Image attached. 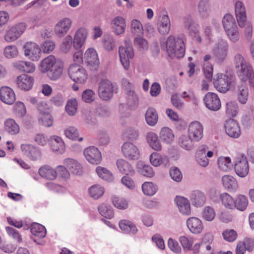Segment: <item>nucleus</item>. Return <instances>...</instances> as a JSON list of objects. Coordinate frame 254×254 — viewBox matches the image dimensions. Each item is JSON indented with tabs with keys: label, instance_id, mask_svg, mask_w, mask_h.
Segmentation results:
<instances>
[{
	"label": "nucleus",
	"instance_id": "nucleus-64",
	"mask_svg": "<svg viewBox=\"0 0 254 254\" xmlns=\"http://www.w3.org/2000/svg\"><path fill=\"white\" fill-rule=\"evenodd\" d=\"M40 47L41 49V52L49 54L54 50L55 44L52 41L46 40L41 44Z\"/></svg>",
	"mask_w": 254,
	"mask_h": 254
},
{
	"label": "nucleus",
	"instance_id": "nucleus-44",
	"mask_svg": "<svg viewBox=\"0 0 254 254\" xmlns=\"http://www.w3.org/2000/svg\"><path fill=\"white\" fill-rule=\"evenodd\" d=\"M96 172L99 178L109 182H113L114 177L113 173L105 167L98 166Z\"/></svg>",
	"mask_w": 254,
	"mask_h": 254
},
{
	"label": "nucleus",
	"instance_id": "nucleus-11",
	"mask_svg": "<svg viewBox=\"0 0 254 254\" xmlns=\"http://www.w3.org/2000/svg\"><path fill=\"white\" fill-rule=\"evenodd\" d=\"M83 155L86 160L94 165L100 164L102 160V156L100 150L94 146H90L84 149Z\"/></svg>",
	"mask_w": 254,
	"mask_h": 254
},
{
	"label": "nucleus",
	"instance_id": "nucleus-29",
	"mask_svg": "<svg viewBox=\"0 0 254 254\" xmlns=\"http://www.w3.org/2000/svg\"><path fill=\"white\" fill-rule=\"evenodd\" d=\"M197 10L199 16L204 19L208 18L211 13L210 0H199L197 4Z\"/></svg>",
	"mask_w": 254,
	"mask_h": 254
},
{
	"label": "nucleus",
	"instance_id": "nucleus-48",
	"mask_svg": "<svg viewBox=\"0 0 254 254\" xmlns=\"http://www.w3.org/2000/svg\"><path fill=\"white\" fill-rule=\"evenodd\" d=\"M77 101L76 99L72 98L67 101L65 106V110L68 116H74L77 112Z\"/></svg>",
	"mask_w": 254,
	"mask_h": 254
},
{
	"label": "nucleus",
	"instance_id": "nucleus-43",
	"mask_svg": "<svg viewBox=\"0 0 254 254\" xmlns=\"http://www.w3.org/2000/svg\"><path fill=\"white\" fill-rule=\"evenodd\" d=\"M19 54L18 49L14 45H7L3 49V55L7 59L16 58Z\"/></svg>",
	"mask_w": 254,
	"mask_h": 254
},
{
	"label": "nucleus",
	"instance_id": "nucleus-9",
	"mask_svg": "<svg viewBox=\"0 0 254 254\" xmlns=\"http://www.w3.org/2000/svg\"><path fill=\"white\" fill-rule=\"evenodd\" d=\"M123 156L129 160H138L141 156L138 146L130 141L124 142L121 147Z\"/></svg>",
	"mask_w": 254,
	"mask_h": 254
},
{
	"label": "nucleus",
	"instance_id": "nucleus-49",
	"mask_svg": "<svg viewBox=\"0 0 254 254\" xmlns=\"http://www.w3.org/2000/svg\"><path fill=\"white\" fill-rule=\"evenodd\" d=\"M160 139L166 143H172L174 139L172 130L169 127H163L160 132Z\"/></svg>",
	"mask_w": 254,
	"mask_h": 254
},
{
	"label": "nucleus",
	"instance_id": "nucleus-21",
	"mask_svg": "<svg viewBox=\"0 0 254 254\" xmlns=\"http://www.w3.org/2000/svg\"><path fill=\"white\" fill-rule=\"evenodd\" d=\"M0 100L5 104L12 105L16 100L15 93L10 87L7 86H1L0 88Z\"/></svg>",
	"mask_w": 254,
	"mask_h": 254
},
{
	"label": "nucleus",
	"instance_id": "nucleus-10",
	"mask_svg": "<svg viewBox=\"0 0 254 254\" xmlns=\"http://www.w3.org/2000/svg\"><path fill=\"white\" fill-rule=\"evenodd\" d=\"M120 61L126 70H128L130 67L129 59L134 56L132 46L129 43L126 42L125 46H120L119 49Z\"/></svg>",
	"mask_w": 254,
	"mask_h": 254
},
{
	"label": "nucleus",
	"instance_id": "nucleus-18",
	"mask_svg": "<svg viewBox=\"0 0 254 254\" xmlns=\"http://www.w3.org/2000/svg\"><path fill=\"white\" fill-rule=\"evenodd\" d=\"M52 151L57 154H63L65 151V145L63 139L59 136L52 135L49 140Z\"/></svg>",
	"mask_w": 254,
	"mask_h": 254
},
{
	"label": "nucleus",
	"instance_id": "nucleus-15",
	"mask_svg": "<svg viewBox=\"0 0 254 254\" xmlns=\"http://www.w3.org/2000/svg\"><path fill=\"white\" fill-rule=\"evenodd\" d=\"M72 24V20L68 17L60 19L55 25L54 32L57 36L63 37L70 29Z\"/></svg>",
	"mask_w": 254,
	"mask_h": 254
},
{
	"label": "nucleus",
	"instance_id": "nucleus-39",
	"mask_svg": "<svg viewBox=\"0 0 254 254\" xmlns=\"http://www.w3.org/2000/svg\"><path fill=\"white\" fill-rule=\"evenodd\" d=\"M88 192L91 197L98 199L103 195L105 188L100 185H94L88 189Z\"/></svg>",
	"mask_w": 254,
	"mask_h": 254
},
{
	"label": "nucleus",
	"instance_id": "nucleus-56",
	"mask_svg": "<svg viewBox=\"0 0 254 254\" xmlns=\"http://www.w3.org/2000/svg\"><path fill=\"white\" fill-rule=\"evenodd\" d=\"M147 141L149 146L154 150L159 149V139L156 133L150 132L147 135Z\"/></svg>",
	"mask_w": 254,
	"mask_h": 254
},
{
	"label": "nucleus",
	"instance_id": "nucleus-40",
	"mask_svg": "<svg viewBox=\"0 0 254 254\" xmlns=\"http://www.w3.org/2000/svg\"><path fill=\"white\" fill-rule=\"evenodd\" d=\"M136 168L139 173L146 177H152L154 172L152 168L143 161H138L136 164Z\"/></svg>",
	"mask_w": 254,
	"mask_h": 254
},
{
	"label": "nucleus",
	"instance_id": "nucleus-4",
	"mask_svg": "<svg viewBox=\"0 0 254 254\" xmlns=\"http://www.w3.org/2000/svg\"><path fill=\"white\" fill-rule=\"evenodd\" d=\"M235 63L240 79L243 81L248 80L249 77L254 73L251 65L239 54L235 56Z\"/></svg>",
	"mask_w": 254,
	"mask_h": 254
},
{
	"label": "nucleus",
	"instance_id": "nucleus-5",
	"mask_svg": "<svg viewBox=\"0 0 254 254\" xmlns=\"http://www.w3.org/2000/svg\"><path fill=\"white\" fill-rule=\"evenodd\" d=\"M116 91V86L108 79L102 80L99 83L98 94L100 98L103 101L110 100Z\"/></svg>",
	"mask_w": 254,
	"mask_h": 254
},
{
	"label": "nucleus",
	"instance_id": "nucleus-52",
	"mask_svg": "<svg viewBox=\"0 0 254 254\" xmlns=\"http://www.w3.org/2000/svg\"><path fill=\"white\" fill-rule=\"evenodd\" d=\"M158 119L157 113L154 109L149 108L147 110L145 115V120L148 125L154 126L157 123Z\"/></svg>",
	"mask_w": 254,
	"mask_h": 254
},
{
	"label": "nucleus",
	"instance_id": "nucleus-57",
	"mask_svg": "<svg viewBox=\"0 0 254 254\" xmlns=\"http://www.w3.org/2000/svg\"><path fill=\"white\" fill-rule=\"evenodd\" d=\"M142 190L145 195L152 196L156 192L157 188L152 183L146 182L142 185Z\"/></svg>",
	"mask_w": 254,
	"mask_h": 254
},
{
	"label": "nucleus",
	"instance_id": "nucleus-58",
	"mask_svg": "<svg viewBox=\"0 0 254 254\" xmlns=\"http://www.w3.org/2000/svg\"><path fill=\"white\" fill-rule=\"evenodd\" d=\"M138 104V99L137 95L133 90H130L127 93V105L131 109L136 108Z\"/></svg>",
	"mask_w": 254,
	"mask_h": 254
},
{
	"label": "nucleus",
	"instance_id": "nucleus-35",
	"mask_svg": "<svg viewBox=\"0 0 254 254\" xmlns=\"http://www.w3.org/2000/svg\"><path fill=\"white\" fill-rule=\"evenodd\" d=\"M212 236L209 234L204 235L200 244V248L204 254H214V248L211 244Z\"/></svg>",
	"mask_w": 254,
	"mask_h": 254
},
{
	"label": "nucleus",
	"instance_id": "nucleus-42",
	"mask_svg": "<svg viewBox=\"0 0 254 254\" xmlns=\"http://www.w3.org/2000/svg\"><path fill=\"white\" fill-rule=\"evenodd\" d=\"M120 229L125 233L135 234L137 229L135 225L131 221L127 220H122L119 222Z\"/></svg>",
	"mask_w": 254,
	"mask_h": 254
},
{
	"label": "nucleus",
	"instance_id": "nucleus-34",
	"mask_svg": "<svg viewBox=\"0 0 254 254\" xmlns=\"http://www.w3.org/2000/svg\"><path fill=\"white\" fill-rule=\"evenodd\" d=\"M223 187L228 190L235 192L238 188V184L235 178L230 175H225L222 178Z\"/></svg>",
	"mask_w": 254,
	"mask_h": 254
},
{
	"label": "nucleus",
	"instance_id": "nucleus-50",
	"mask_svg": "<svg viewBox=\"0 0 254 254\" xmlns=\"http://www.w3.org/2000/svg\"><path fill=\"white\" fill-rule=\"evenodd\" d=\"M130 30L134 35L141 36L143 34L144 29L140 21L133 19L130 22Z\"/></svg>",
	"mask_w": 254,
	"mask_h": 254
},
{
	"label": "nucleus",
	"instance_id": "nucleus-63",
	"mask_svg": "<svg viewBox=\"0 0 254 254\" xmlns=\"http://www.w3.org/2000/svg\"><path fill=\"white\" fill-rule=\"evenodd\" d=\"M73 42L72 36L70 35H67L63 40V42L61 46V50L64 53H67L71 48L72 42Z\"/></svg>",
	"mask_w": 254,
	"mask_h": 254
},
{
	"label": "nucleus",
	"instance_id": "nucleus-14",
	"mask_svg": "<svg viewBox=\"0 0 254 254\" xmlns=\"http://www.w3.org/2000/svg\"><path fill=\"white\" fill-rule=\"evenodd\" d=\"M215 61L218 63L223 62L227 58L228 53V44L226 41H219L213 50Z\"/></svg>",
	"mask_w": 254,
	"mask_h": 254
},
{
	"label": "nucleus",
	"instance_id": "nucleus-59",
	"mask_svg": "<svg viewBox=\"0 0 254 254\" xmlns=\"http://www.w3.org/2000/svg\"><path fill=\"white\" fill-rule=\"evenodd\" d=\"M248 89L244 86L239 87L238 92V100L242 104H246L248 99Z\"/></svg>",
	"mask_w": 254,
	"mask_h": 254
},
{
	"label": "nucleus",
	"instance_id": "nucleus-31",
	"mask_svg": "<svg viewBox=\"0 0 254 254\" xmlns=\"http://www.w3.org/2000/svg\"><path fill=\"white\" fill-rule=\"evenodd\" d=\"M64 164L73 174L81 175L83 173V167L81 164L76 160L67 158L64 160Z\"/></svg>",
	"mask_w": 254,
	"mask_h": 254
},
{
	"label": "nucleus",
	"instance_id": "nucleus-19",
	"mask_svg": "<svg viewBox=\"0 0 254 254\" xmlns=\"http://www.w3.org/2000/svg\"><path fill=\"white\" fill-rule=\"evenodd\" d=\"M206 107L209 110L217 111L221 108V102L218 96L213 92H208L204 98Z\"/></svg>",
	"mask_w": 254,
	"mask_h": 254
},
{
	"label": "nucleus",
	"instance_id": "nucleus-54",
	"mask_svg": "<svg viewBox=\"0 0 254 254\" xmlns=\"http://www.w3.org/2000/svg\"><path fill=\"white\" fill-rule=\"evenodd\" d=\"M112 203L115 207L120 210L127 209L129 205L128 200L117 196L113 197Z\"/></svg>",
	"mask_w": 254,
	"mask_h": 254
},
{
	"label": "nucleus",
	"instance_id": "nucleus-7",
	"mask_svg": "<svg viewBox=\"0 0 254 254\" xmlns=\"http://www.w3.org/2000/svg\"><path fill=\"white\" fill-rule=\"evenodd\" d=\"M26 27V24L24 22L12 26L6 31L3 37L4 40L7 43L16 41L24 32Z\"/></svg>",
	"mask_w": 254,
	"mask_h": 254
},
{
	"label": "nucleus",
	"instance_id": "nucleus-62",
	"mask_svg": "<svg viewBox=\"0 0 254 254\" xmlns=\"http://www.w3.org/2000/svg\"><path fill=\"white\" fill-rule=\"evenodd\" d=\"M216 213L214 209L211 206H205L203 210L202 218L207 221H212L215 217Z\"/></svg>",
	"mask_w": 254,
	"mask_h": 254
},
{
	"label": "nucleus",
	"instance_id": "nucleus-47",
	"mask_svg": "<svg viewBox=\"0 0 254 254\" xmlns=\"http://www.w3.org/2000/svg\"><path fill=\"white\" fill-rule=\"evenodd\" d=\"M194 140L191 138L188 135H183L179 139V145L184 149L191 150L194 147Z\"/></svg>",
	"mask_w": 254,
	"mask_h": 254
},
{
	"label": "nucleus",
	"instance_id": "nucleus-61",
	"mask_svg": "<svg viewBox=\"0 0 254 254\" xmlns=\"http://www.w3.org/2000/svg\"><path fill=\"white\" fill-rule=\"evenodd\" d=\"M13 108L15 115L19 118L23 117L26 114V107L22 102H16L13 106Z\"/></svg>",
	"mask_w": 254,
	"mask_h": 254
},
{
	"label": "nucleus",
	"instance_id": "nucleus-38",
	"mask_svg": "<svg viewBox=\"0 0 254 254\" xmlns=\"http://www.w3.org/2000/svg\"><path fill=\"white\" fill-rule=\"evenodd\" d=\"M220 199L222 205L226 209L232 210L236 208L234 198L228 193L221 194Z\"/></svg>",
	"mask_w": 254,
	"mask_h": 254
},
{
	"label": "nucleus",
	"instance_id": "nucleus-32",
	"mask_svg": "<svg viewBox=\"0 0 254 254\" xmlns=\"http://www.w3.org/2000/svg\"><path fill=\"white\" fill-rule=\"evenodd\" d=\"M190 200L193 206L195 207H201L205 203L206 198L203 192L195 190L191 194Z\"/></svg>",
	"mask_w": 254,
	"mask_h": 254
},
{
	"label": "nucleus",
	"instance_id": "nucleus-23",
	"mask_svg": "<svg viewBox=\"0 0 254 254\" xmlns=\"http://www.w3.org/2000/svg\"><path fill=\"white\" fill-rule=\"evenodd\" d=\"M110 26L116 35L122 34L125 32L127 27L126 20L121 16H115L111 20Z\"/></svg>",
	"mask_w": 254,
	"mask_h": 254
},
{
	"label": "nucleus",
	"instance_id": "nucleus-16",
	"mask_svg": "<svg viewBox=\"0 0 254 254\" xmlns=\"http://www.w3.org/2000/svg\"><path fill=\"white\" fill-rule=\"evenodd\" d=\"M236 174L242 178L247 176L249 171L248 161L244 155H239L236 158L235 164Z\"/></svg>",
	"mask_w": 254,
	"mask_h": 254
},
{
	"label": "nucleus",
	"instance_id": "nucleus-26",
	"mask_svg": "<svg viewBox=\"0 0 254 254\" xmlns=\"http://www.w3.org/2000/svg\"><path fill=\"white\" fill-rule=\"evenodd\" d=\"M22 153L32 160L39 159L41 156L40 149L35 146L29 144H23L21 145Z\"/></svg>",
	"mask_w": 254,
	"mask_h": 254
},
{
	"label": "nucleus",
	"instance_id": "nucleus-36",
	"mask_svg": "<svg viewBox=\"0 0 254 254\" xmlns=\"http://www.w3.org/2000/svg\"><path fill=\"white\" fill-rule=\"evenodd\" d=\"M39 173L42 177L50 180H54L57 176L56 169L48 165L41 167L39 169Z\"/></svg>",
	"mask_w": 254,
	"mask_h": 254
},
{
	"label": "nucleus",
	"instance_id": "nucleus-27",
	"mask_svg": "<svg viewBox=\"0 0 254 254\" xmlns=\"http://www.w3.org/2000/svg\"><path fill=\"white\" fill-rule=\"evenodd\" d=\"M88 32L85 27H80L77 30L73 38V45L74 48L76 49H79L84 44Z\"/></svg>",
	"mask_w": 254,
	"mask_h": 254
},
{
	"label": "nucleus",
	"instance_id": "nucleus-24",
	"mask_svg": "<svg viewBox=\"0 0 254 254\" xmlns=\"http://www.w3.org/2000/svg\"><path fill=\"white\" fill-rule=\"evenodd\" d=\"M34 79L33 77L22 74L16 78V85L17 87L23 91H27L33 87Z\"/></svg>",
	"mask_w": 254,
	"mask_h": 254
},
{
	"label": "nucleus",
	"instance_id": "nucleus-53",
	"mask_svg": "<svg viewBox=\"0 0 254 254\" xmlns=\"http://www.w3.org/2000/svg\"><path fill=\"white\" fill-rule=\"evenodd\" d=\"M236 208L240 211H244L249 204V200L246 196L243 194L238 195L235 199Z\"/></svg>",
	"mask_w": 254,
	"mask_h": 254
},
{
	"label": "nucleus",
	"instance_id": "nucleus-46",
	"mask_svg": "<svg viewBox=\"0 0 254 254\" xmlns=\"http://www.w3.org/2000/svg\"><path fill=\"white\" fill-rule=\"evenodd\" d=\"M218 168L223 172H228L233 167V164L229 157H220L217 160Z\"/></svg>",
	"mask_w": 254,
	"mask_h": 254
},
{
	"label": "nucleus",
	"instance_id": "nucleus-1",
	"mask_svg": "<svg viewBox=\"0 0 254 254\" xmlns=\"http://www.w3.org/2000/svg\"><path fill=\"white\" fill-rule=\"evenodd\" d=\"M38 68L41 73H46L50 80L56 81L59 80L62 75L64 63L55 56L50 55L40 62Z\"/></svg>",
	"mask_w": 254,
	"mask_h": 254
},
{
	"label": "nucleus",
	"instance_id": "nucleus-28",
	"mask_svg": "<svg viewBox=\"0 0 254 254\" xmlns=\"http://www.w3.org/2000/svg\"><path fill=\"white\" fill-rule=\"evenodd\" d=\"M235 15L239 26H244L247 19L246 8L241 1H237L235 3Z\"/></svg>",
	"mask_w": 254,
	"mask_h": 254
},
{
	"label": "nucleus",
	"instance_id": "nucleus-33",
	"mask_svg": "<svg viewBox=\"0 0 254 254\" xmlns=\"http://www.w3.org/2000/svg\"><path fill=\"white\" fill-rule=\"evenodd\" d=\"M116 165L119 171L122 174L126 175H132L134 174L132 166L127 161L124 159H118Z\"/></svg>",
	"mask_w": 254,
	"mask_h": 254
},
{
	"label": "nucleus",
	"instance_id": "nucleus-3",
	"mask_svg": "<svg viewBox=\"0 0 254 254\" xmlns=\"http://www.w3.org/2000/svg\"><path fill=\"white\" fill-rule=\"evenodd\" d=\"M223 25L229 40L233 43L237 42L240 39V34L233 16L229 14L225 15L223 17Z\"/></svg>",
	"mask_w": 254,
	"mask_h": 254
},
{
	"label": "nucleus",
	"instance_id": "nucleus-12",
	"mask_svg": "<svg viewBox=\"0 0 254 254\" xmlns=\"http://www.w3.org/2000/svg\"><path fill=\"white\" fill-rule=\"evenodd\" d=\"M232 79L228 75L218 73L214 78L213 84L215 88L220 92L226 93L230 88Z\"/></svg>",
	"mask_w": 254,
	"mask_h": 254
},
{
	"label": "nucleus",
	"instance_id": "nucleus-60",
	"mask_svg": "<svg viewBox=\"0 0 254 254\" xmlns=\"http://www.w3.org/2000/svg\"><path fill=\"white\" fill-rule=\"evenodd\" d=\"M239 111V108L237 103L233 101H229L226 104V113L232 117H235Z\"/></svg>",
	"mask_w": 254,
	"mask_h": 254
},
{
	"label": "nucleus",
	"instance_id": "nucleus-13",
	"mask_svg": "<svg viewBox=\"0 0 254 254\" xmlns=\"http://www.w3.org/2000/svg\"><path fill=\"white\" fill-rule=\"evenodd\" d=\"M188 135L194 142L199 141L203 137V126L198 121L191 122L188 126Z\"/></svg>",
	"mask_w": 254,
	"mask_h": 254
},
{
	"label": "nucleus",
	"instance_id": "nucleus-22",
	"mask_svg": "<svg viewBox=\"0 0 254 254\" xmlns=\"http://www.w3.org/2000/svg\"><path fill=\"white\" fill-rule=\"evenodd\" d=\"M83 59L88 65L95 69L98 67L100 63L97 52L93 48H89L86 50Z\"/></svg>",
	"mask_w": 254,
	"mask_h": 254
},
{
	"label": "nucleus",
	"instance_id": "nucleus-2",
	"mask_svg": "<svg viewBox=\"0 0 254 254\" xmlns=\"http://www.w3.org/2000/svg\"><path fill=\"white\" fill-rule=\"evenodd\" d=\"M160 46L171 59H179L185 56L186 48L182 38L170 35L161 42Z\"/></svg>",
	"mask_w": 254,
	"mask_h": 254
},
{
	"label": "nucleus",
	"instance_id": "nucleus-6",
	"mask_svg": "<svg viewBox=\"0 0 254 254\" xmlns=\"http://www.w3.org/2000/svg\"><path fill=\"white\" fill-rule=\"evenodd\" d=\"M68 73L69 77L76 83L83 84L88 78L86 70L78 64H71L68 68Z\"/></svg>",
	"mask_w": 254,
	"mask_h": 254
},
{
	"label": "nucleus",
	"instance_id": "nucleus-30",
	"mask_svg": "<svg viewBox=\"0 0 254 254\" xmlns=\"http://www.w3.org/2000/svg\"><path fill=\"white\" fill-rule=\"evenodd\" d=\"M13 67L20 72L33 73L35 70L34 64L30 62L18 60L13 63Z\"/></svg>",
	"mask_w": 254,
	"mask_h": 254
},
{
	"label": "nucleus",
	"instance_id": "nucleus-51",
	"mask_svg": "<svg viewBox=\"0 0 254 254\" xmlns=\"http://www.w3.org/2000/svg\"><path fill=\"white\" fill-rule=\"evenodd\" d=\"M30 231L31 233L38 237L43 238L46 235L45 227L39 223H35L31 225Z\"/></svg>",
	"mask_w": 254,
	"mask_h": 254
},
{
	"label": "nucleus",
	"instance_id": "nucleus-45",
	"mask_svg": "<svg viewBox=\"0 0 254 254\" xmlns=\"http://www.w3.org/2000/svg\"><path fill=\"white\" fill-rule=\"evenodd\" d=\"M171 28V21L168 14H165L161 17L160 21V34L166 35L169 33Z\"/></svg>",
	"mask_w": 254,
	"mask_h": 254
},
{
	"label": "nucleus",
	"instance_id": "nucleus-55",
	"mask_svg": "<svg viewBox=\"0 0 254 254\" xmlns=\"http://www.w3.org/2000/svg\"><path fill=\"white\" fill-rule=\"evenodd\" d=\"M100 214L108 219H111L114 216V211L112 207L105 203L100 204L98 207Z\"/></svg>",
	"mask_w": 254,
	"mask_h": 254
},
{
	"label": "nucleus",
	"instance_id": "nucleus-8",
	"mask_svg": "<svg viewBox=\"0 0 254 254\" xmlns=\"http://www.w3.org/2000/svg\"><path fill=\"white\" fill-rule=\"evenodd\" d=\"M24 55L33 62L38 61L41 58V49L35 42H27L23 46Z\"/></svg>",
	"mask_w": 254,
	"mask_h": 254
},
{
	"label": "nucleus",
	"instance_id": "nucleus-20",
	"mask_svg": "<svg viewBox=\"0 0 254 254\" xmlns=\"http://www.w3.org/2000/svg\"><path fill=\"white\" fill-rule=\"evenodd\" d=\"M186 225L190 232L193 234H200L204 229L202 221L196 217H190L187 219Z\"/></svg>",
	"mask_w": 254,
	"mask_h": 254
},
{
	"label": "nucleus",
	"instance_id": "nucleus-17",
	"mask_svg": "<svg viewBox=\"0 0 254 254\" xmlns=\"http://www.w3.org/2000/svg\"><path fill=\"white\" fill-rule=\"evenodd\" d=\"M225 131L227 135L232 138H238L241 134L239 123L234 119L227 120L224 124Z\"/></svg>",
	"mask_w": 254,
	"mask_h": 254
},
{
	"label": "nucleus",
	"instance_id": "nucleus-25",
	"mask_svg": "<svg viewBox=\"0 0 254 254\" xmlns=\"http://www.w3.org/2000/svg\"><path fill=\"white\" fill-rule=\"evenodd\" d=\"M174 201L179 212L183 215L189 216L190 215V204L188 199L184 196H177Z\"/></svg>",
	"mask_w": 254,
	"mask_h": 254
},
{
	"label": "nucleus",
	"instance_id": "nucleus-37",
	"mask_svg": "<svg viewBox=\"0 0 254 254\" xmlns=\"http://www.w3.org/2000/svg\"><path fill=\"white\" fill-rule=\"evenodd\" d=\"M4 129L11 135H16L20 131L18 124L12 119H7L4 121Z\"/></svg>",
	"mask_w": 254,
	"mask_h": 254
},
{
	"label": "nucleus",
	"instance_id": "nucleus-41",
	"mask_svg": "<svg viewBox=\"0 0 254 254\" xmlns=\"http://www.w3.org/2000/svg\"><path fill=\"white\" fill-rule=\"evenodd\" d=\"M38 123L44 127H50L53 125L54 119L50 113L41 112L39 115Z\"/></svg>",
	"mask_w": 254,
	"mask_h": 254
}]
</instances>
